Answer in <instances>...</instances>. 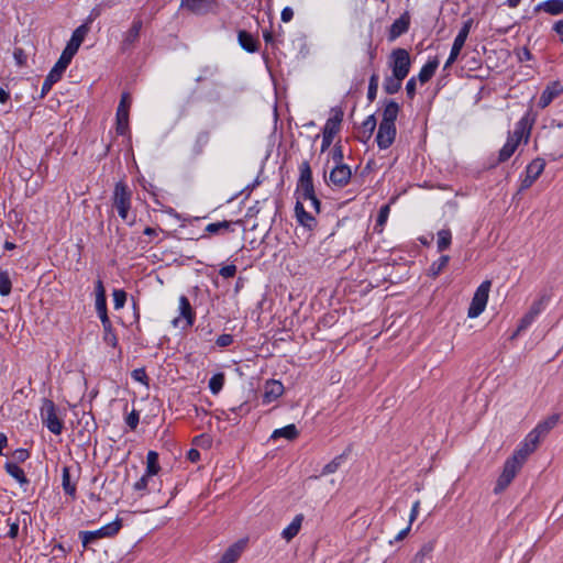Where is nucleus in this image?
<instances>
[{
  "label": "nucleus",
  "mask_w": 563,
  "mask_h": 563,
  "mask_svg": "<svg viewBox=\"0 0 563 563\" xmlns=\"http://www.w3.org/2000/svg\"><path fill=\"white\" fill-rule=\"evenodd\" d=\"M42 423L55 435H59L63 431V420L57 416V408L53 400L44 398L41 410Z\"/></svg>",
  "instance_id": "1"
},
{
  "label": "nucleus",
  "mask_w": 563,
  "mask_h": 563,
  "mask_svg": "<svg viewBox=\"0 0 563 563\" xmlns=\"http://www.w3.org/2000/svg\"><path fill=\"white\" fill-rule=\"evenodd\" d=\"M132 191L124 181H118L114 186L112 205L117 209L119 217L128 221L131 209Z\"/></svg>",
  "instance_id": "2"
},
{
  "label": "nucleus",
  "mask_w": 563,
  "mask_h": 563,
  "mask_svg": "<svg viewBox=\"0 0 563 563\" xmlns=\"http://www.w3.org/2000/svg\"><path fill=\"white\" fill-rule=\"evenodd\" d=\"M122 528V520L117 518L114 521L107 523L95 531H80L79 538L81 540V543L84 548H87L89 544L95 542L98 539L102 538H112Z\"/></svg>",
  "instance_id": "3"
},
{
  "label": "nucleus",
  "mask_w": 563,
  "mask_h": 563,
  "mask_svg": "<svg viewBox=\"0 0 563 563\" xmlns=\"http://www.w3.org/2000/svg\"><path fill=\"white\" fill-rule=\"evenodd\" d=\"M388 66L391 74L406 78L411 67L410 54L406 48H395L391 51L388 59Z\"/></svg>",
  "instance_id": "4"
},
{
  "label": "nucleus",
  "mask_w": 563,
  "mask_h": 563,
  "mask_svg": "<svg viewBox=\"0 0 563 563\" xmlns=\"http://www.w3.org/2000/svg\"><path fill=\"white\" fill-rule=\"evenodd\" d=\"M299 178L296 188L297 201H302L306 197H311L314 192V186L312 181V172L308 161H303L299 166Z\"/></svg>",
  "instance_id": "5"
},
{
  "label": "nucleus",
  "mask_w": 563,
  "mask_h": 563,
  "mask_svg": "<svg viewBox=\"0 0 563 563\" xmlns=\"http://www.w3.org/2000/svg\"><path fill=\"white\" fill-rule=\"evenodd\" d=\"M522 466L523 465L518 462L516 457L509 456L504 463L503 472L496 482L494 493L500 494L504 492L514 481Z\"/></svg>",
  "instance_id": "6"
},
{
  "label": "nucleus",
  "mask_w": 563,
  "mask_h": 563,
  "mask_svg": "<svg viewBox=\"0 0 563 563\" xmlns=\"http://www.w3.org/2000/svg\"><path fill=\"white\" fill-rule=\"evenodd\" d=\"M490 280H484L476 289L471 305L468 307L467 317L477 318L486 308L488 295L490 290Z\"/></svg>",
  "instance_id": "7"
},
{
  "label": "nucleus",
  "mask_w": 563,
  "mask_h": 563,
  "mask_svg": "<svg viewBox=\"0 0 563 563\" xmlns=\"http://www.w3.org/2000/svg\"><path fill=\"white\" fill-rule=\"evenodd\" d=\"M70 62L71 60L69 58H67L60 54L58 60L55 63V65L53 66V68L49 70L48 75L44 79V82H43L42 89H41V98H44L49 92L53 85L56 84L58 80H60L64 71L69 66Z\"/></svg>",
  "instance_id": "8"
},
{
  "label": "nucleus",
  "mask_w": 563,
  "mask_h": 563,
  "mask_svg": "<svg viewBox=\"0 0 563 563\" xmlns=\"http://www.w3.org/2000/svg\"><path fill=\"white\" fill-rule=\"evenodd\" d=\"M472 24H473V20L468 19L467 21H465L463 23L462 27L460 29L457 35L454 38L450 55L444 64V67H443L444 70L449 69L457 59L466 40H467Z\"/></svg>",
  "instance_id": "9"
},
{
  "label": "nucleus",
  "mask_w": 563,
  "mask_h": 563,
  "mask_svg": "<svg viewBox=\"0 0 563 563\" xmlns=\"http://www.w3.org/2000/svg\"><path fill=\"white\" fill-rule=\"evenodd\" d=\"M549 297L543 295L538 300L533 301L529 311L520 319L515 335L527 330L536 320V318L544 310L548 305Z\"/></svg>",
  "instance_id": "10"
},
{
  "label": "nucleus",
  "mask_w": 563,
  "mask_h": 563,
  "mask_svg": "<svg viewBox=\"0 0 563 563\" xmlns=\"http://www.w3.org/2000/svg\"><path fill=\"white\" fill-rule=\"evenodd\" d=\"M143 27V21L140 16H135L132 21L130 29L123 33L120 44L122 53L131 51L140 38V33Z\"/></svg>",
  "instance_id": "11"
},
{
  "label": "nucleus",
  "mask_w": 563,
  "mask_h": 563,
  "mask_svg": "<svg viewBox=\"0 0 563 563\" xmlns=\"http://www.w3.org/2000/svg\"><path fill=\"white\" fill-rule=\"evenodd\" d=\"M545 167V161L541 157L534 158L526 167L525 176L521 178L520 190H526L532 186V184L543 173Z\"/></svg>",
  "instance_id": "12"
},
{
  "label": "nucleus",
  "mask_w": 563,
  "mask_h": 563,
  "mask_svg": "<svg viewBox=\"0 0 563 563\" xmlns=\"http://www.w3.org/2000/svg\"><path fill=\"white\" fill-rule=\"evenodd\" d=\"M90 31V27L87 24L79 25L71 34L70 40L67 42L66 47L63 49L62 55L69 58L70 60L74 58L76 53L78 52L81 43L84 42L86 35Z\"/></svg>",
  "instance_id": "13"
},
{
  "label": "nucleus",
  "mask_w": 563,
  "mask_h": 563,
  "mask_svg": "<svg viewBox=\"0 0 563 563\" xmlns=\"http://www.w3.org/2000/svg\"><path fill=\"white\" fill-rule=\"evenodd\" d=\"M532 122L529 119V114L523 115L518 122H516L514 131L508 133V139L517 143H528Z\"/></svg>",
  "instance_id": "14"
},
{
  "label": "nucleus",
  "mask_w": 563,
  "mask_h": 563,
  "mask_svg": "<svg viewBox=\"0 0 563 563\" xmlns=\"http://www.w3.org/2000/svg\"><path fill=\"white\" fill-rule=\"evenodd\" d=\"M397 129L395 124L379 123L376 134V143L379 150H387L396 139Z\"/></svg>",
  "instance_id": "15"
},
{
  "label": "nucleus",
  "mask_w": 563,
  "mask_h": 563,
  "mask_svg": "<svg viewBox=\"0 0 563 563\" xmlns=\"http://www.w3.org/2000/svg\"><path fill=\"white\" fill-rule=\"evenodd\" d=\"M559 422V415H552L548 417L545 420L540 421L530 432H529V441H538L540 443L541 439L544 438Z\"/></svg>",
  "instance_id": "16"
},
{
  "label": "nucleus",
  "mask_w": 563,
  "mask_h": 563,
  "mask_svg": "<svg viewBox=\"0 0 563 563\" xmlns=\"http://www.w3.org/2000/svg\"><path fill=\"white\" fill-rule=\"evenodd\" d=\"M180 318H183L185 321L183 329L191 327L196 318V313L190 305V301L185 295L179 297V317L173 320V324L175 327H178Z\"/></svg>",
  "instance_id": "17"
},
{
  "label": "nucleus",
  "mask_w": 563,
  "mask_h": 563,
  "mask_svg": "<svg viewBox=\"0 0 563 563\" xmlns=\"http://www.w3.org/2000/svg\"><path fill=\"white\" fill-rule=\"evenodd\" d=\"M352 173L346 164L335 165L329 175V183L335 187H344L349 184Z\"/></svg>",
  "instance_id": "18"
},
{
  "label": "nucleus",
  "mask_w": 563,
  "mask_h": 563,
  "mask_svg": "<svg viewBox=\"0 0 563 563\" xmlns=\"http://www.w3.org/2000/svg\"><path fill=\"white\" fill-rule=\"evenodd\" d=\"M180 5L195 14L202 15L217 5V0H181Z\"/></svg>",
  "instance_id": "19"
},
{
  "label": "nucleus",
  "mask_w": 563,
  "mask_h": 563,
  "mask_svg": "<svg viewBox=\"0 0 563 563\" xmlns=\"http://www.w3.org/2000/svg\"><path fill=\"white\" fill-rule=\"evenodd\" d=\"M96 311L100 321L109 320L108 310H107V296L103 287V283L101 279L96 282Z\"/></svg>",
  "instance_id": "20"
},
{
  "label": "nucleus",
  "mask_w": 563,
  "mask_h": 563,
  "mask_svg": "<svg viewBox=\"0 0 563 563\" xmlns=\"http://www.w3.org/2000/svg\"><path fill=\"white\" fill-rule=\"evenodd\" d=\"M409 26H410V16H409L408 12H405L404 14H401L398 19H396L391 23V25L389 27V32H388V40L390 42L395 41L402 34L407 33L409 30Z\"/></svg>",
  "instance_id": "21"
},
{
  "label": "nucleus",
  "mask_w": 563,
  "mask_h": 563,
  "mask_svg": "<svg viewBox=\"0 0 563 563\" xmlns=\"http://www.w3.org/2000/svg\"><path fill=\"white\" fill-rule=\"evenodd\" d=\"M563 92V87L559 81H553L541 92L538 106L541 109L547 108L556 97Z\"/></svg>",
  "instance_id": "22"
},
{
  "label": "nucleus",
  "mask_w": 563,
  "mask_h": 563,
  "mask_svg": "<svg viewBox=\"0 0 563 563\" xmlns=\"http://www.w3.org/2000/svg\"><path fill=\"white\" fill-rule=\"evenodd\" d=\"M539 445L538 441L530 442L529 441V433L526 435L523 441H521L518 445V448L512 453V457H516L518 462H520L522 465L526 463L527 459L530 454H532Z\"/></svg>",
  "instance_id": "23"
},
{
  "label": "nucleus",
  "mask_w": 563,
  "mask_h": 563,
  "mask_svg": "<svg viewBox=\"0 0 563 563\" xmlns=\"http://www.w3.org/2000/svg\"><path fill=\"white\" fill-rule=\"evenodd\" d=\"M284 394V385L278 380H268L264 386L262 402L268 405L278 399Z\"/></svg>",
  "instance_id": "24"
},
{
  "label": "nucleus",
  "mask_w": 563,
  "mask_h": 563,
  "mask_svg": "<svg viewBox=\"0 0 563 563\" xmlns=\"http://www.w3.org/2000/svg\"><path fill=\"white\" fill-rule=\"evenodd\" d=\"M295 216L298 223L308 230H312L317 225L316 218L305 209L302 201H296Z\"/></svg>",
  "instance_id": "25"
},
{
  "label": "nucleus",
  "mask_w": 563,
  "mask_h": 563,
  "mask_svg": "<svg viewBox=\"0 0 563 563\" xmlns=\"http://www.w3.org/2000/svg\"><path fill=\"white\" fill-rule=\"evenodd\" d=\"M343 111L341 109L334 110V114L327 120L322 129V134L334 139L335 134L339 133L341 129Z\"/></svg>",
  "instance_id": "26"
},
{
  "label": "nucleus",
  "mask_w": 563,
  "mask_h": 563,
  "mask_svg": "<svg viewBox=\"0 0 563 563\" xmlns=\"http://www.w3.org/2000/svg\"><path fill=\"white\" fill-rule=\"evenodd\" d=\"M238 42L247 53H256L260 49V41L247 31L241 30L238 32Z\"/></svg>",
  "instance_id": "27"
},
{
  "label": "nucleus",
  "mask_w": 563,
  "mask_h": 563,
  "mask_svg": "<svg viewBox=\"0 0 563 563\" xmlns=\"http://www.w3.org/2000/svg\"><path fill=\"white\" fill-rule=\"evenodd\" d=\"M219 73V67L214 64L205 65L200 67L199 75L196 77L195 81L197 84H201L203 81H211V84L217 87L219 84L216 81V77Z\"/></svg>",
  "instance_id": "28"
},
{
  "label": "nucleus",
  "mask_w": 563,
  "mask_h": 563,
  "mask_svg": "<svg viewBox=\"0 0 563 563\" xmlns=\"http://www.w3.org/2000/svg\"><path fill=\"white\" fill-rule=\"evenodd\" d=\"M400 111V106L395 100H386L384 103L383 118L380 123L395 124Z\"/></svg>",
  "instance_id": "29"
},
{
  "label": "nucleus",
  "mask_w": 563,
  "mask_h": 563,
  "mask_svg": "<svg viewBox=\"0 0 563 563\" xmlns=\"http://www.w3.org/2000/svg\"><path fill=\"white\" fill-rule=\"evenodd\" d=\"M303 519L305 517L302 514L296 515L292 521L282 531V538L287 542L291 541L299 533Z\"/></svg>",
  "instance_id": "30"
},
{
  "label": "nucleus",
  "mask_w": 563,
  "mask_h": 563,
  "mask_svg": "<svg viewBox=\"0 0 563 563\" xmlns=\"http://www.w3.org/2000/svg\"><path fill=\"white\" fill-rule=\"evenodd\" d=\"M439 67L438 57L429 58L428 62L422 66L418 74V80L421 84L428 82L435 74L437 68Z\"/></svg>",
  "instance_id": "31"
},
{
  "label": "nucleus",
  "mask_w": 563,
  "mask_h": 563,
  "mask_svg": "<svg viewBox=\"0 0 563 563\" xmlns=\"http://www.w3.org/2000/svg\"><path fill=\"white\" fill-rule=\"evenodd\" d=\"M544 11L552 15L563 13V0H545L536 5L534 12Z\"/></svg>",
  "instance_id": "32"
},
{
  "label": "nucleus",
  "mask_w": 563,
  "mask_h": 563,
  "mask_svg": "<svg viewBox=\"0 0 563 563\" xmlns=\"http://www.w3.org/2000/svg\"><path fill=\"white\" fill-rule=\"evenodd\" d=\"M5 472L13 477L21 486L29 485L30 481L25 476L24 471L13 462H7L4 464Z\"/></svg>",
  "instance_id": "33"
},
{
  "label": "nucleus",
  "mask_w": 563,
  "mask_h": 563,
  "mask_svg": "<svg viewBox=\"0 0 563 563\" xmlns=\"http://www.w3.org/2000/svg\"><path fill=\"white\" fill-rule=\"evenodd\" d=\"M62 487L66 495L70 496L73 499L76 497V483L71 482L69 466L62 468Z\"/></svg>",
  "instance_id": "34"
},
{
  "label": "nucleus",
  "mask_w": 563,
  "mask_h": 563,
  "mask_svg": "<svg viewBox=\"0 0 563 563\" xmlns=\"http://www.w3.org/2000/svg\"><path fill=\"white\" fill-rule=\"evenodd\" d=\"M404 79L405 78H400V76L394 75V74H391L390 76H387L384 79V82H383L384 91L387 95H395V93H397L400 90V88H401Z\"/></svg>",
  "instance_id": "35"
},
{
  "label": "nucleus",
  "mask_w": 563,
  "mask_h": 563,
  "mask_svg": "<svg viewBox=\"0 0 563 563\" xmlns=\"http://www.w3.org/2000/svg\"><path fill=\"white\" fill-rule=\"evenodd\" d=\"M299 434V431L297 429V427L291 423V424H287L283 428H279V429H276L273 431L272 435H271V439L275 440V439H278V438H286L287 440H295Z\"/></svg>",
  "instance_id": "36"
},
{
  "label": "nucleus",
  "mask_w": 563,
  "mask_h": 563,
  "mask_svg": "<svg viewBox=\"0 0 563 563\" xmlns=\"http://www.w3.org/2000/svg\"><path fill=\"white\" fill-rule=\"evenodd\" d=\"M377 125V121L374 114L368 115L361 125V140L366 142L371 139L375 128Z\"/></svg>",
  "instance_id": "37"
},
{
  "label": "nucleus",
  "mask_w": 563,
  "mask_h": 563,
  "mask_svg": "<svg viewBox=\"0 0 563 563\" xmlns=\"http://www.w3.org/2000/svg\"><path fill=\"white\" fill-rule=\"evenodd\" d=\"M210 141V133L208 131H200L192 145V153L195 156H199L203 153L206 146Z\"/></svg>",
  "instance_id": "38"
},
{
  "label": "nucleus",
  "mask_w": 563,
  "mask_h": 563,
  "mask_svg": "<svg viewBox=\"0 0 563 563\" xmlns=\"http://www.w3.org/2000/svg\"><path fill=\"white\" fill-rule=\"evenodd\" d=\"M243 550V545L240 543H234L231 545L222 555L219 563H235L240 558Z\"/></svg>",
  "instance_id": "39"
},
{
  "label": "nucleus",
  "mask_w": 563,
  "mask_h": 563,
  "mask_svg": "<svg viewBox=\"0 0 563 563\" xmlns=\"http://www.w3.org/2000/svg\"><path fill=\"white\" fill-rule=\"evenodd\" d=\"M243 550V545L240 543H234L231 545L222 555L219 563H235L240 558Z\"/></svg>",
  "instance_id": "40"
},
{
  "label": "nucleus",
  "mask_w": 563,
  "mask_h": 563,
  "mask_svg": "<svg viewBox=\"0 0 563 563\" xmlns=\"http://www.w3.org/2000/svg\"><path fill=\"white\" fill-rule=\"evenodd\" d=\"M518 146L519 143L507 137L506 143L498 153V163H504L508 161L514 155Z\"/></svg>",
  "instance_id": "41"
},
{
  "label": "nucleus",
  "mask_w": 563,
  "mask_h": 563,
  "mask_svg": "<svg viewBox=\"0 0 563 563\" xmlns=\"http://www.w3.org/2000/svg\"><path fill=\"white\" fill-rule=\"evenodd\" d=\"M101 323L103 328V341L108 345L115 347L118 345V338L113 330L111 320H103Z\"/></svg>",
  "instance_id": "42"
},
{
  "label": "nucleus",
  "mask_w": 563,
  "mask_h": 563,
  "mask_svg": "<svg viewBox=\"0 0 563 563\" xmlns=\"http://www.w3.org/2000/svg\"><path fill=\"white\" fill-rule=\"evenodd\" d=\"M161 470L159 463H158V453L155 451H148L146 455V470L145 473L147 476H154L156 475Z\"/></svg>",
  "instance_id": "43"
},
{
  "label": "nucleus",
  "mask_w": 563,
  "mask_h": 563,
  "mask_svg": "<svg viewBox=\"0 0 563 563\" xmlns=\"http://www.w3.org/2000/svg\"><path fill=\"white\" fill-rule=\"evenodd\" d=\"M437 247L439 252L448 250L452 242V233L450 229H442L437 233Z\"/></svg>",
  "instance_id": "44"
},
{
  "label": "nucleus",
  "mask_w": 563,
  "mask_h": 563,
  "mask_svg": "<svg viewBox=\"0 0 563 563\" xmlns=\"http://www.w3.org/2000/svg\"><path fill=\"white\" fill-rule=\"evenodd\" d=\"M117 126L115 131L119 135H125L129 131V112L117 110L115 114Z\"/></svg>",
  "instance_id": "45"
},
{
  "label": "nucleus",
  "mask_w": 563,
  "mask_h": 563,
  "mask_svg": "<svg viewBox=\"0 0 563 563\" xmlns=\"http://www.w3.org/2000/svg\"><path fill=\"white\" fill-rule=\"evenodd\" d=\"M434 545L432 542L424 543L419 551L415 554L410 563H424L427 558H430L433 552Z\"/></svg>",
  "instance_id": "46"
},
{
  "label": "nucleus",
  "mask_w": 563,
  "mask_h": 563,
  "mask_svg": "<svg viewBox=\"0 0 563 563\" xmlns=\"http://www.w3.org/2000/svg\"><path fill=\"white\" fill-rule=\"evenodd\" d=\"M450 256L441 255L437 261H434L429 267V275L432 277H437L440 273L449 264Z\"/></svg>",
  "instance_id": "47"
},
{
  "label": "nucleus",
  "mask_w": 563,
  "mask_h": 563,
  "mask_svg": "<svg viewBox=\"0 0 563 563\" xmlns=\"http://www.w3.org/2000/svg\"><path fill=\"white\" fill-rule=\"evenodd\" d=\"M232 222L228 220L209 223L205 231L210 234H219L231 230Z\"/></svg>",
  "instance_id": "48"
},
{
  "label": "nucleus",
  "mask_w": 563,
  "mask_h": 563,
  "mask_svg": "<svg viewBox=\"0 0 563 563\" xmlns=\"http://www.w3.org/2000/svg\"><path fill=\"white\" fill-rule=\"evenodd\" d=\"M345 457V453L335 456L332 461H330L328 464L323 466L321 475H329L335 473L344 462Z\"/></svg>",
  "instance_id": "49"
},
{
  "label": "nucleus",
  "mask_w": 563,
  "mask_h": 563,
  "mask_svg": "<svg viewBox=\"0 0 563 563\" xmlns=\"http://www.w3.org/2000/svg\"><path fill=\"white\" fill-rule=\"evenodd\" d=\"M225 376L223 373H217L209 379V389L211 394L218 395L224 385Z\"/></svg>",
  "instance_id": "50"
},
{
  "label": "nucleus",
  "mask_w": 563,
  "mask_h": 563,
  "mask_svg": "<svg viewBox=\"0 0 563 563\" xmlns=\"http://www.w3.org/2000/svg\"><path fill=\"white\" fill-rule=\"evenodd\" d=\"M152 478L153 476H147V474L144 473L143 476L134 483L133 489L139 493L140 497L150 493L148 485Z\"/></svg>",
  "instance_id": "51"
},
{
  "label": "nucleus",
  "mask_w": 563,
  "mask_h": 563,
  "mask_svg": "<svg viewBox=\"0 0 563 563\" xmlns=\"http://www.w3.org/2000/svg\"><path fill=\"white\" fill-rule=\"evenodd\" d=\"M12 289L10 275L7 271L0 267V295L9 296Z\"/></svg>",
  "instance_id": "52"
},
{
  "label": "nucleus",
  "mask_w": 563,
  "mask_h": 563,
  "mask_svg": "<svg viewBox=\"0 0 563 563\" xmlns=\"http://www.w3.org/2000/svg\"><path fill=\"white\" fill-rule=\"evenodd\" d=\"M377 89H378V75L376 73H374L369 77L368 89H367V99L369 102H373L376 99Z\"/></svg>",
  "instance_id": "53"
},
{
  "label": "nucleus",
  "mask_w": 563,
  "mask_h": 563,
  "mask_svg": "<svg viewBox=\"0 0 563 563\" xmlns=\"http://www.w3.org/2000/svg\"><path fill=\"white\" fill-rule=\"evenodd\" d=\"M112 297L114 309L119 310L124 307L126 301V292L123 289H114Z\"/></svg>",
  "instance_id": "54"
},
{
  "label": "nucleus",
  "mask_w": 563,
  "mask_h": 563,
  "mask_svg": "<svg viewBox=\"0 0 563 563\" xmlns=\"http://www.w3.org/2000/svg\"><path fill=\"white\" fill-rule=\"evenodd\" d=\"M389 212H390L389 205L382 206L379 211H378V214H377L376 225L375 227H382L383 228L386 224L387 220H388Z\"/></svg>",
  "instance_id": "55"
},
{
  "label": "nucleus",
  "mask_w": 563,
  "mask_h": 563,
  "mask_svg": "<svg viewBox=\"0 0 563 563\" xmlns=\"http://www.w3.org/2000/svg\"><path fill=\"white\" fill-rule=\"evenodd\" d=\"M131 377L139 383H142L144 385H148V376L146 374L145 368H135L131 373Z\"/></svg>",
  "instance_id": "56"
},
{
  "label": "nucleus",
  "mask_w": 563,
  "mask_h": 563,
  "mask_svg": "<svg viewBox=\"0 0 563 563\" xmlns=\"http://www.w3.org/2000/svg\"><path fill=\"white\" fill-rule=\"evenodd\" d=\"M331 155H332V159L335 163V165L343 164L344 154H343V147L340 144V142L334 144Z\"/></svg>",
  "instance_id": "57"
},
{
  "label": "nucleus",
  "mask_w": 563,
  "mask_h": 563,
  "mask_svg": "<svg viewBox=\"0 0 563 563\" xmlns=\"http://www.w3.org/2000/svg\"><path fill=\"white\" fill-rule=\"evenodd\" d=\"M14 463H23L30 457V452L26 449H16L12 454Z\"/></svg>",
  "instance_id": "58"
},
{
  "label": "nucleus",
  "mask_w": 563,
  "mask_h": 563,
  "mask_svg": "<svg viewBox=\"0 0 563 563\" xmlns=\"http://www.w3.org/2000/svg\"><path fill=\"white\" fill-rule=\"evenodd\" d=\"M140 421V415L136 410H132L125 418V423L130 427L131 430H134Z\"/></svg>",
  "instance_id": "59"
},
{
  "label": "nucleus",
  "mask_w": 563,
  "mask_h": 563,
  "mask_svg": "<svg viewBox=\"0 0 563 563\" xmlns=\"http://www.w3.org/2000/svg\"><path fill=\"white\" fill-rule=\"evenodd\" d=\"M7 525L9 526V531L7 536L10 539H15L19 534V520L12 521L11 518L7 519Z\"/></svg>",
  "instance_id": "60"
},
{
  "label": "nucleus",
  "mask_w": 563,
  "mask_h": 563,
  "mask_svg": "<svg viewBox=\"0 0 563 563\" xmlns=\"http://www.w3.org/2000/svg\"><path fill=\"white\" fill-rule=\"evenodd\" d=\"M233 341H234V339H233L232 334L224 333L217 338L216 344L219 347H227V346L231 345L233 343Z\"/></svg>",
  "instance_id": "61"
},
{
  "label": "nucleus",
  "mask_w": 563,
  "mask_h": 563,
  "mask_svg": "<svg viewBox=\"0 0 563 563\" xmlns=\"http://www.w3.org/2000/svg\"><path fill=\"white\" fill-rule=\"evenodd\" d=\"M219 274L223 278H232L236 274V266L234 264L225 265L220 268Z\"/></svg>",
  "instance_id": "62"
},
{
  "label": "nucleus",
  "mask_w": 563,
  "mask_h": 563,
  "mask_svg": "<svg viewBox=\"0 0 563 563\" xmlns=\"http://www.w3.org/2000/svg\"><path fill=\"white\" fill-rule=\"evenodd\" d=\"M101 5H96L91 9L90 13L88 14L86 21L82 24H87V26L90 27V24L101 15Z\"/></svg>",
  "instance_id": "63"
},
{
  "label": "nucleus",
  "mask_w": 563,
  "mask_h": 563,
  "mask_svg": "<svg viewBox=\"0 0 563 563\" xmlns=\"http://www.w3.org/2000/svg\"><path fill=\"white\" fill-rule=\"evenodd\" d=\"M417 78L411 77L406 84V93L409 99H413L416 96Z\"/></svg>",
  "instance_id": "64"
}]
</instances>
